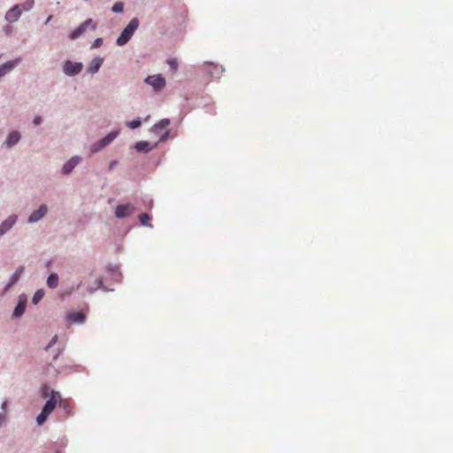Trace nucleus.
Segmentation results:
<instances>
[{"label":"nucleus","mask_w":453,"mask_h":453,"mask_svg":"<svg viewBox=\"0 0 453 453\" xmlns=\"http://www.w3.org/2000/svg\"><path fill=\"white\" fill-rule=\"evenodd\" d=\"M140 25V20L138 18H133L129 23L124 27L119 36L116 40V44L118 46L126 45L133 37L134 32L137 30Z\"/></svg>","instance_id":"1"},{"label":"nucleus","mask_w":453,"mask_h":453,"mask_svg":"<svg viewBox=\"0 0 453 453\" xmlns=\"http://www.w3.org/2000/svg\"><path fill=\"white\" fill-rule=\"evenodd\" d=\"M119 132L118 130L111 131L108 134H106L104 138L91 144L89 150L92 154L99 152L104 148L108 146L111 142H112L119 135Z\"/></svg>","instance_id":"2"},{"label":"nucleus","mask_w":453,"mask_h":453,"mask_svg":"<svg viewBox=\"0 0 453 453\" xmlns=\"http://www.w3.org/2000/svg\"><path fill=\"white\" fill-rule=\"evenodd\" d=\"M87 29H91L92 31H96V24L94 22L92 19H87L84 22H82L79 27H77L73 31H72L68 37L71 40L78 39Z\"/></svg>","instance_id":"3"},{"label":"nucleus","mask_w":453,"mask_h":453,"mask_svg":"<svg viewBox=\"0 0 453 453\" xmlns=\"http://www.w3.org/2000/svg\"><path fill=\"white\" fill-rule=\"evenodd\" d=\"M83 68L81 62H74L72 60H65L63 64V73L69 77L78 75Z\"/></svg>","instance_id":"4"},{"label":"nucleus","mask_w":453,"mask_h":453,"mask_svg":"<svg viewBox=\"0 0 453 453\" xmlns=\"http://www.w3.org/2000/svg\"><path fill=\"white\" fill-rule=\"evenodd\" d=\"M25 273V266H19L16 271L11 275L8 282L4 287L0 296H4L10 289L19 280L22 274Z\"/></svg>","instance_id":"5"},{"label":"nucleus","mask_w":453,"mask_h":453,"mask_svg":"<svg viewBox=\"0 0 453 453\" xmlns=\"http://www.w3.org/2000/svg\"><path fill=\"white\" fill-rule=\"evenodd\" d=\"M27 295L20 294L18 296V303H17L16 306L14 307V310L12 314V319H20L24 315V313L26 311V308H27Z\"/></svg>","instance_id":"6"},{"label":"nucleus","mask_w":453,"mask_h":453,"mask_svg":"<svg viewBox=\"0 0 453 453\" xmlns=\"http://www.w3.org/2000/svg\"><path fill=\"white\" fill-rule=\"evenodd\" d=\"M136 210V207L130 203H121L119 204L115 209V216L118 219H126L132 215Z\"/></svg>","instance_id":"7"},{"label":"nucleus","mask_w":453,"mask_h":453,"mask_svg":"<svg viewBox=\"0 0 453 453\" xmlns=\"http://www.w3.org/2000/svg\"><path fill=\"white\" fill-rule=\"evenodd\" d=\"M144 82L150 85L155 91H160L165 85V79L162 74L150 75L145 78Z\"/></svg>","instance_id":"8"},{"label":"nucleus","mask_w":453,"mask_h":453,"mask_svg":"<svg viewBox=\"0 0 453 453\" xmlns=\"http://www.w3.org/2000/svg\"><path fill=\"white\" fill-rule=\"evenodd\" d=\"M58 397H60L59 392L50 390V397L46 401V403L42 406V411H45L47 414L50 415L57 406Z\"/></svg>","instance_id":"9"},{"label":"nucleus","mask_w":453,"mask_h":453,"mask_svg":"<svg viewBox=\"0 0 453 453\" xmlns=\"http://www.w3.org/2000/svg\"><path fill=\"white\" fill-rule=\"evenodd\" d=\"M21 58L9 60L0 65V79L12 72L21 62Z\"/></svg>","instance_id":"10"},{"label":"nucleus","mask_w":453,"mask_h":453,"mask_svg":"<svg viewBox=\"0 0 453 453\" xmlns=\"http://www.w3.org/2000/svg\"><path fill=\"white\" fill-rule=\"evenodd\" d=\"M17 220L18 216L12 214L0 224V238L12 230Z\"/></svg>","instance_id":"11"},{"label":"nucleus","mask_w":453,"mask_h":453,"mask_svg":"<svg viewBox=\"0 0 453 453\" xmlns=\"http://www.w3.org/2000/svg\"><path fill=\"white\" fill-rule=\"evenodd\" d=\"M48 212V207L46 204H41L37 210L34 211L28 217L27 222L34 224L40 221Z\"/></svg>","instance_id":"12"},{"label":"nucleus","mask_w":453,"mask_h":453,"mask_svg":"<svg viewBox=\"0 0 453 453\" xmlns=\"http://www.w3.org/2000/svg\"><path fill=\"white\" fill-rule=\"evenodd\" d=\"M21 140V133L18 130L11 131L4 142L7 149H12L16 146Z\"/></svg>","instance_id":"13"},{"label":"nucleus","mask_w":453,"mask_h":453,"mask_svg":"<svg viewBox=\"0 0 453 453\" xmlns=\"http://www.w3.org/2000/svg\"><path fill=\"white\" fill-rule=\"evenodd\" d=\"M21 14L22 10L20 4H15L5 13L4 19L10 23H14L19 20Z\"/></svg>","instance_id":"14"},{"label":"nucleus","mask_w":453,"mask_h":453,"mask_svg":"<svg viewBox=\"0 0 453 453\" xmlns=\"http://www.w3.org/2000/svg\"><path fill=\"white\" fill-rule=\"evenodd\" d=\"M81 162L80 156H73L68 159L62 166V173L64 175L70 174L73 169Z\"/></svg>","instance_id":"15"},{"label":"nucleus","mask_w":453,"mask_h":453,"mask_svg":"<svg viewBox=\"0 0 453 453\" xmlns=\"http://www.w3.org/2000/svg\"><path fill=\"white\" fill-rule=\"evenodd\" d=\"M103 63H104L103 58H101L99 56L95 57L89 63V65L87 68V72L92 75L96 73L99 71V69L101 68Z\"/></svg>","instance_id":"16"},{"label":"nucleus","mask_w":453,"mask_h":453,"mask_svg":"<svg viewBox=\"0 0 453 453\" xmlns=\"http://www.w3.org/2000/svg\"><path fill=\"white\" fill-rule=\"evenodd\" d=\"M157 146V142L155 143L153 146H150V142H147V141H140V142H137L134 145V147L136 150V151H138V152H144V153L150 152V150H153V148H155Z\"/></svg>","instance_id":"17"},{"label":"nucleus","mask_w":453,"mask_h":453,"mask_svg":"<svg viewBox=\"0 0 453 453\" xmlns=\"http://www.w3.org/2000/svg\"><path fill=\"white\" fill-rule=\"evenodd\" d=\"M67 319L74 323L82 324L86 320V316L83 312H71L67 315Z\"/></svg>","instance_id":"18"},{"label":"nucleus","mask_w":453,"mask_h":453,"mask_svg":"<svg viewBox=\"0 0 453 453\" xmlns=\"http://www.w3.org/2000/svg\"><path fill=\"white\" fill-rule=\"evenodd\" d=\"M58 280H59L58 274L56 273H51L47 277V286L50 288L54 289L58 286Z\"/></svg>","instance_id":"19"},{"label":"nucleus","mask_w":453,"mask_h":453,"mask_svg":"<svg viewBox=\"0 0 453 453\" xmlns=\"http://www.w3.org/2000/svg\"><path fill=\"white\" fill-rule=\"evenodd\" d=\"M140 223L143 226L152 227L153 226L150 223V216L148 213H142L138 216Z\"/></svg>","instance_id":"20"},{"label":"nucleus","mask_w":453,"mask_h":453,"mask_svg":"<svg viewBox=\"0 0 453 453\" xmlns=\"http://www.w3.org/2000/svg\"><path fill=\"white\" fill-rule=\"evenodd\" d=\"M170 125V119H163L157 124L153 126V129L156 132L158 129H164L166 128Z\"/></svg>","instance_id":"21"},{"label":"nucleus","mask_w":453,"mask_h":453,"mask_svg":"<svg viewBox=\"0 0 453 453\" xmlns=\"http://www.w3.org/2000/svg\"><path fill=\"white\" fill-rule=\"evenodd\" d=\"M43 296H44L43 289L40 288V289L36 290L32 297V303L34 304H37L43 298Z\"/></svg>","instance_id":"22"},{"label":"nucleus","mask_w":453,"mask_h":453,"mask_svg":"<svg viewBox=\"0 0 453 453\" xmlns=\"http://www.w3.org/2000/svg\"><path fill=\"white\" fill-rule=\"evenodd\" d=\"M141 125H142V119L139 117L135 118L134 119H133L131 121L126 122V126L131 129L138 128L141 127Z\"/></svg>","instance_id":"23"},{"label":"nucleus","mask_w":453,"mask_h":453,"mask_svg":"<svg viewBox=\"0 0 453 453\" xmlns=\"http://www.w3.org/2000/svg\"><path fill=\"white\" fill-rule=\"evenodd\" d=\"M95 283L96 285V288H98V289H101V290H103L104 292L113 291L112 288H107L106 286L104 285V281H103V279L101 277L97 278L96 280Z\"/></svg>","instance_id":"24"},{"label":"nucleus","mask_w":453,"mask_h":453,"mask_svg":"<svg viewBox=\"0 0 453 453\" xmlns=\"http://www.w3.org/2000/svg\"><path fill=\"white\" fill-rule=\"evenodd\" d=\"M49 416L50 415L47 414L45 411H41V412L36 417V423H37V425L38 426L43 425L46 422V420H47Z\"/></svg>","instance_id":"25"},{"label":"nucleus","mask_w":453,"mask_h":453,"mask_svg":"<svg viewBox=\"0 0 453 453\" xmlns=\"http://www.w3.org/2000/svg\"><path fill=\"white\" fill-rule=\"evenodd\" d=\"M124 10V3L121 1H118L113 4L111 6V11L115 13H120Z\"/></svg>","instance_id":"26"},{"label":"nucleus","mask_w":453,"mask_h":453,"mask_svg":"<svg viewBox=\"0 0 453 453\" xmlns=\"http://www.w3.org/2000/svg\"><path fill=\"white\" fill-rule=\"evenodd\" d=\"M35 4L34 0H27L25 3H23L20 7L22 11H29L33 8Z\"/></svg>","instance_id":"27"},{"label":"nucleus","mask_w":453,"mask_h":453,"mask_svg":"<svg viewBox=\"0 0 453 453\" xmlns=\"http://www.w3.org/2000/svg\"><path fill=\"white\" fill-rule=\"evenodd\" d=\"M119 267L118 265H108L106 266V271L111 274H115V273H119Z\"/></svg>","instance_id":"28"},{"label":"nucleus","mask_w":453,"mask_h":453,"mask_svg":"<svg viewBox=\"0 0 453 453\" xmlns=\"http://www.w3.org/2000/svg\"><path fill=\"white\" fill-rule=\"evenodd\" d=\"M58 340V335H54V336L50 339V341L49 342V343L46 345V347L44 348V349H45L46 351H48V350H49L52 346H54V345L57 343Z\"/></svg>","instance_id":"29"},{"label":"nucleus","mask_w":453,"mask_h":453,"mask_svg":"<svg viewBox=\"0 0 453 453\" xmlns=\"http://www.w3.org/2000/svg\"><path fill=\"white\" fill-rule=\"evenodd\" d=\"M103 39L102 38H96L93 42H92V45H91V48L92 49H96V48H99L103 45Z\"/></svg>","instance_id":"30"},{"label":"nucleus","mask_w":453,"mask_h":453,"mask_svg":"<svg viewBox=\"0 0 453 453\" xmlns=\"http://www.w3.org/2000/svg\"><path fill=\"white\" fill-rule=\"evenodd\" d=\"M168 65H170V68L173 70V71H176L177 68H178V62L176 59H169L168 60Z\"/></svg>","instance_id":"31"},{"label":"nucleus","mask_w":453,"mask_h":453,"mask_svg":"<svg viewBox=\"0 0 453 453\" xmlns=\"http://www.w3.org/2000/svg\"><path fill=\"white\" fill-rule=\"evenodd\" d=\"M42 123V118L41 116H35L33 119V124L35 126H40Z\"/></svg>","instance_id":"32"},{"label":"nucleus","mask_w":453,"mask_h":453,"mask_svg":"<svg viewBox=\"0 0 453 453\" xmlns=\"http://www.w3.org/2000/svg\"><path fill=\"white\" fill-rule=\"evenodd\" d=\"M3 30L6 35H11L12 33V27L10 25H7V26L4 27Z\"/></svg>","instance_id":"33"},{"label":"nucleus","mask_w":453,"mask_h":453,"mask_svg":"<svg viewBox=\"0 0 453 453\" xmlns=\"http://www.w3.org/2000/svg\"><path fill=\"white\" fill-rule=\"evenodd\" d=\"M169 135H170V132H169L168 130H167V131H165V132L161 135V137H160V139H159V142H165V141H166V140L168 139Z\"/></svg>","instance_id":"34"},{"label":"nucleus","mask_w":453,"mask_h":453,"mask_svg":"<svg viewBox=\"0 0 453 453\" xmlns=\"http://www.w3.org/2000/svg\"><path fill=\"white\" fill-rule=\"evenodd\" d=\"M50 388L47 386L42 387V396L47 397L49 395H50V392L49 393Z\"/></svg>","instance_id":"35"},{"label":"nucleus","mask_w":453,"mask_h":453,"mask_svg":"<svg viewBox=\"0 0 453 453\" xmlns=\"http://www.w3.org/2000/svg\"><path fill=\"white\" fill-rule=\"evenodd\" d=\"M62 352L63 349H58L53 356V360H57Z\"/></svg>","instance_id":"36"},{"label":"nucleus","mask_w":453,"mask_h":453,"mask_svg":"<svg viewBox=\"0 0 453 453\" xmlns=\"http://www.w3.org/2000/svg\"><path fill=\"white\" fill-rule=\"evenodd\" d=\"M96 287H88L87 288V292L89 294V295H93L94 292L96 290Z\"/></svg>","instance_id":"37"},{"label":"nucleus","mask_w":453,"mask_h":453,"mask_svg":"<svg viewBox=\"0 0 453 453\" xmlns=\"http://www.w3.org/2000/svg\"><path fill=\"white\" fill-rule=\"evenodd\" d=\"M118 165V161L117 160H112L111 161V163L109 164V170H112L114 168L115 165Z\"/></svg>","instance_id":"38"},{"label":"nucleus","mask_w":453,"mask_h":453,"mask_svg":"<svg viewBox=\"0 0 453 453\" xmlns=\"http://www.w3.org/2000/svg\"><path fill=\"white\" fill-rule=\"evenodd\" d=\"M114 280L117 282H121V280H122V274L120 273H118Z\"/></svg>","instance_id":"39"},{"label":"nucleus","mask_w":453,"mask_h":453,"mask_svg":"<svg viewBox=\"0 0 453 453\" xmlns=\"http://www.w3.org/2000/svg\"><path fill=\"white\" fill-rule=\"evenodd\" d=\"M60 407L64 408L65 410L68 408V403L63 401H60L59 403Z\"/></svg>","instance_id":"40"},{"label":"nucleus","mask_w":453,"mask_h":453,"mask_svg":"<svg viewBox=\"0 0 453 453\" xmlns=\"http://www.w3.org/2000/svg\"><path fill=\"white\" fill-rule=\"evenodd\" d=\"M51 19H52V15H50V16L46 19V20H45L44 24H45V25H48V23H49Z\"/></svg>","instance_id":"41"},{"label":"nucleus","mask_w":453,"mask_h":453,"mask_svg":"<svg viewBox=\"0 0 453 453\" xmlns=\"http://www.w3.org/2000/svg\"><path fill=\"white\" fill-rule=\"evenodd\" d=\"M4 415L0 413V426H2V424L4 422Z\"/></svg>","instance_id":"42"},{"label":"nucleus","mask_w":453,"mask_h":453,"mask_svg":"<svg viewBox=\"0 0 453 453\" xmlns=\"http://www.w3.org/2000/svg\"><path fill=\"white\" fill-rule=\"evenodd\" d=\"M6 405H7V403H6V402L3 403H2V409H5V408H6Z\"/></svg>","instance_id":"43"},{"label":"nucleus","mask_w":453,"mask_h":453,"mask_svg":"<svg viewBox=\"0 0 453 453\" xmlns=\"http://www.w3.org/2000/svg\"><path fill=\"white\" fill-rule=\"evenodd\" d=\"M81 286H82V281H81V282L78 284L77 288H80Z\"/></svg>","instance_id":"44"},{"label":"nucleus","mask_w":453,"mask_h":453,"mask_svg":"<svg viewBox=\"0 0 453 453\" xmlns=\"http://www.w3.org/2000/svg\"><path fill=\"white\" fill-rule=\"evenodd\" d=\"M57 453H59L58 451H57Z\"/></svg>","instance_id":"45"}]
</instances>
